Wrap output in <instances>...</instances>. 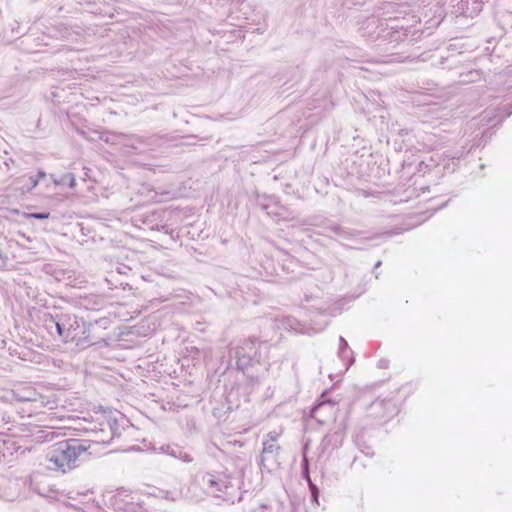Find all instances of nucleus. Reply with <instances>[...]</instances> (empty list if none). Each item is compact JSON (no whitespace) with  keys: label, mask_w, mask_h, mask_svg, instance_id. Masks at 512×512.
I'll return each instance as SVG.
<instances>
[{"label":"nucleus","mask_w":512,"mask_h":512,"mask_svg":"<svg viewBox=\"0 0 512 512\" xmlns=\"http://www.w3.org/2000/svg\"><path fill=\"white\" fill-rule=\"evenodd\" d=\"M44 325L51 335L53 330L64 342H72L80 349L104 342V338L96 333V325L106 324V319L95 323H86L76 315L68 312L54 311L44 315Z\"/></svg>","instance_id":"f257e3e1"},{"label":"nucleus","mask_w":512,"mask_h":512,"mask_svg":"<svg viewBox=\"0 0 512 512\" xmlns=\"http://www.w3.org/2000/svg\"><path fill=\"white\" fill-rule=\"evenodd\" d=\"M91 442L70 438L55 443L46 454L47 468L66 474L80 466L91 455Z\"/></svg>","instance_id":"f03ea898"},{"label":"nucleus","mask_w":512,"mask_h":512,"mask_svg":"<svg viewBox=\"0 0 512 512\" xmlns=\"http://www.w3.org/2000/svg\"><path fill=\"white\" fill-rule=\"evenodd\" d=\"M263 346L266 347L265 343L258 338H249L232 348L230 355L235 359L237 368L244 372L255 363H260Z\"/></svg>","instance_id":"7ed1b4c3"},{"label":"nucleus","mask_w":512,"mask_h":512,"mask_svg":"<svg viewBox=\"0 0 512 512\" xmlns=\"http://www.w3.org/2000/svg\"><path fill=\"white\" fill-rule=\"evenodd\" d=\"M279 434L275 431L269 432L263 440V448L259 465L261 469L271 472L280 466L279 452L281 447L277 444Z\"/></svg>","instance_id":"20e7f679"},{"label":"nucleus","mask_w":512,"mask_h":512,"mask_svg":"<svg viewBox=\"0 0 512 512\" xmlns=\"http://www.w3.org/2000/svg\"><path fill=\"white\" fill-rule=\"evenodd\" d=\"M110 504L115 512H146L140 496L127 490L117 491Z\"/></svg>","instance_id":"39448f33"},{"label":"nucleus","mask_w":512,"mask_h":512,"mask_svg":"<svg viewBox=\"0 0 512 512\" xmlns=\"http://www.w3.org/2000/svg\"><path fill=\"white\" fill-rule=\"evenodd\" d=\"M12 400L31 403L32 410L30 414L37 413L41 408L54 404V402L47 400L45 396L30 387L13 390Z\"/></svg>","instance_id":"423d86ee"},{"label":"nucleus","mask_w":512,"mask_h":512,"mask_svg":"<svg viewBox=\"0 0 512 512\" xmlns=\"http://www.w3.org/2000/svg\"><path fill=\"white\" fill-rule=\"evenodd\" d=\"M203 487L212 495L223 497L225 500H233V495L229 492L231 485L221 477L211 473H206L201 478Z\"/></svg>","instance_id":"0eeeda50"},{"label":"nucleus","mask_w":512,"mask_h":512,"mask_svg":"<svg viewBox=\"0 0 512 512\" xmlns=\"http://www.w3.org/2000/svg\"><path fill=\"white\" fill-rule=\"evenodd\" d=\"M161 453L169 455L173 458L179 459L185 463L193 461V457L185 451L182 447L176 444L162 445L160 448Z\"/></svg>","instance_id":"6e6552de"},{"label":"nucleus","mask_w":512,"mask_h":512,"mask_svg":"<svg viewBox=\"0 0 512 512\" xmlns=\"http://www.w3.org/2000/svg\"><path fill=\"white\" fill-rule=\"evenodd\" d=\"M328 229L343 239L357 238L361 234V232L358 230L349 229L338 225H332L328 227Z\"/></svg>","instance_id":"1a4fd4ad"},{"label":"nucleus","mask_w":512,"mask_h":512,"mask_svg":"<svg viewBox=\"0 0 512 512\" xmlns=\"http://www.w3.org/2000/svg\"><path fill=\"white\" fill-rule=\"evenodd\" d=\"M154 496L166 499L168 501L175 502L182 497V491L180 489L173 490H163V489H155Z\"/></svg>","instance_id":"9d476101"},{"label":"nucleus","mask_w":512,"mask_h":512,"mask_svg":"<svg viewBox=\"0 0 512 512\" xmlns=\"http://www.w3.org/2000/svg\"><path fill=\"white\" fill-rule=\"evenodd\" d=\"M50 179L53 181L55 185H68L70 188H74L76 186V178L73 173H65L60 177H57L54 174L50 175Z\"/></svg>","instance_id":"9b49d317"},{"label":"nucleus","mask_w":512,"mask_h":512,"mask_svg":"<svg viewBox=\"0 0 512 512\" xmlns=\"http://www.w3.org/2000/svg\"><path fill=\"white\" fill-rule=\"evenodd\" d=\"M281 325L286 330H293L298 333H305L304 325L293 317H284L281 319Z\"/></svg>","instance_id":"f8f14e48"},{"label":"nucleus","mask_w":512,"mask_h":512,"mask_svg":"<svg viewBox=\"0 0 512 512\" xmlns=\"http://www.w3.org/2000/svg\"><path fill=\"white\" fill-rule=\"evenodd\" d=\"M351 353H352V351L349 350L347 341L343 337H340L339 338L338 356L343 360H347L346 368H348L354 362L353 357L350 356Z\"/></svg>","instance_id":"ddd939ff"},{"label":"nucleus","mask_w":512,"mask_h":512,"mask_svg":"<svg viewBox=\"0 0 512 512\" xmlns=\"http://www.w3.org/2000/svg\"><path fill=\"white\" fill-rule=\"evenodd\" d=\"M38 183L39 178H36V176H29L27 179V183L23 184L19 189L21 190L22 194H25L27 192H30L33 188H35Z\"/></svg>","instance_id":"4468645a"},{"label":"nucleus","mask_w":512,"mask_h":512,"mask_svg":"<svg viewBox=\"0 0 512 512\" xmlns=\"http://www.w3.org/2000/svg\"><path fill=\"white\" fill-rule=\"evenodd\" d=\"M306 478L308 481L309 489L311 492L312 500L316 503H318V497H319V489L318 487L311 481L308 472L306 471Z\"/></svg>","instance_id":"2eb2a0df"},{"label":"nucleus","mask_w":512,"mask_h":512,"mask_svg":"<svg viewBox=\"0 0 512 512\" xmlns=\"http://www.w3.org/2000/svg\"><path fill=\"white\" fill-rule=\"evenodd\" d=\"M2 242L0 241V270L4 269L9 262V257L6 252L2 249Z\"/></svg>","instance_id":"dca6fc26"},{"label":"nucleus","mask_w":512,"mask_h":512,"mask_svg":"<svg viewBox=\"0 0 512 512\" xmlns=\"http://www.w3.org/2000/svg\"><path fill=\"white\" fill-rule=\"evenodd\" d=\"M50 216L49 212H34L27 215L28 218H34L39 220L48 219Z\"/></svg>","instance_id":"f3484780"},{"label":"nucleus","mask_w":512,"mask_h":512,"mask_svg":"<svg viewBox=\"0 0 512 512\" xmlns=\"http://www.w3.org/2000/svg\"><path fill=\"white\" fill-rule=\"evenodd\" d=\"M108 424H109V427H110L111 432H112V437L115 436V435L119 436L120 433L117 432V421L116 420L109 421Z\"/></svg>","instance_id":"a211bd4d"},{"label":"nucleus","mask_w":512,"mask_h":512,"mask_svg":"<svg viewBox=\"0 0 512 512\" xmlns=\"http://www.w3.org/2000/svg\"><path fill=\"white\" fill-rule=\"evenodd\" d=\"M483 120H485L487 123H492L493 122L492 118L490 117V113L488 111H485V114L483 116Z\"/></svg>","instance_id":"6ab92c4d"},{"label":"nucleus","mask_w":512,"mask_h":512,"mask_svg":"<svg viewBox=\"0 0 512 512\" xmlns=\"http://www.w3.org/2000/svg\"><path fill=\"white\" fill-rule=\"evenodd\" d=\"M323 406H324V404H323V403H321V404H319V405L315 406V407L313 408V410H312V417H316V416H315L316 412H317L318 410H320Z\"/></svg>","instance_id":"aec40b11"},{"label":"nucleus","mask_w":512,"mask_h":512,"mask_svg":"<svg viewBox=\"0 0 512 512\" xmlns=\"http://www.w3.org/2000/svg\"><path fill=\"white\" fill-rule=\"evenodd\" d=\"M511 114H512V109L507 110V111L505 112V115H504V116H501V117H500V120H499L497 123L502 122L504 118L509 117Z\"/></svg>","instance_id":"412c9836"},{"label":"nucleus","mask_w":512,"mask_h":512,"mask_svg":"<svg viewBox=\"0 0 512 512\" xmlns=\"http://www.w3.org/2000/svg\"><path fill=\"white\" fill-rule=\"evenodd\" d=\"M44 177H46V173L44 171H38L36 178H39L40 181Z\"/></svg>","instance_id":"4be33fe9"},{"label":"nucleus","mask_w":512,"mask_h":512,"mask_svg":"<svg viewBox=\"0 0 512 512\" xmlns=\"http://www.w3.org/2000/svg\"><path fill=\"white\" fill-rule=\"evenodd\" d=\"M2 240L6 241L9 246H11V243L13 242L12 239L8 240L6 237L0 236V241L2 242Z\"/></svg>","instance_id":"5701e85b"},{"label":"nucleus","mask_w":512,"mask_h":512,"mask_svg":"<svg viewBox=\"0 0 512 512\" xmlns=\"http://www.w3.org/2000/svg\"><path fill=\"white\" fill-rule=\"evenodd\" d=\"M25 180V177H21V178H17L14 182L15 185H18L19 183H21L22 181Z\"/></svg>","instance_id":"b1692460"},{"label":"nucleus","mask_w":512,"mask_h":512,"mask_svg":"<svg viewBox=\"0 0 512 512\" xmlns=\"http://www.w3.org/2000/svg\"><path fill=\"white\" fill-rule=\"evenodd\" d=\"M382 262L381 261H378L375 266H374V269H377L381 266Z\"/></svg>","instance_id":"393cba45"},{"label":"nucleus","mask_w":512,"mask_h":512,"mask_svg":"<svg viewBox=\"0 0 512 512\" xmlns=\"http://www.w3.org/2000/svg\"><path fill=\"white\" fill-rule=\"evenodd\" d=\"M369 239H370V238L364 237V238H359L358 240H359V242H365V241H367V240H369Z\"/></svg>","instance_id":"a878e982"},{"label":"nucleus","mask_w":512,"mask_h":512,"mask_svg":"<svg viewBox=\"0 0 512 512\" xmlns=\"http://www.w3.org/2000/svg\"><path fill=\"white\" fill-rule=\"evenodd\" d=\"M20 235H21L25 240H27L28 242H30V241H31L30 237H27V236H25L24 234H20Z\"/></svg>","instance_id":"bb28decb"},{"label":"nucleus","mask_w":512,"mask_h":512,"mask_svg":"<svg viewBox=\"0 0 512 512\" xmlns=\"http://www.w3.org/2000/svg\"><path fill=\"white\" fill-rule=\"evenodd\" d=\"M461 155H462V153L461 154L457 153V156H452V159H455V158L460 159Z\"/></svg>","instance_id":"cd10ccee"},{"label":"nucleus","mask_w":512,"mask_h":512,"mask_svg":"<svg viewBox=\"0 0 512 512\" xmlns=\"http://www.w3.org/2000/svg\"><path fill=\"white\" fill-rule=\"evenodd\" d=\"M322 329H323V328H312V330H313L314 332H319V331H320V330H322Z\"/></svg>","instance_id":"c85d7f7f"},{"label":"nucleus","mask_w":512,"mask_h":512,"mask_svg":"<svg viewBox=\"0 0 512 512\" xmlns=\"http://www.w3.org/2000/svg\"><path fill=\"white\" fill-rule=\"evenodd\" d=\"M382 403H384V400L376 401L374 404L377 405V404H382Z\"/></svg>","instance_id":"c756f323"},{"label":"nucleus","mask_w":512,"mask_h":512,"mask_svg":"<svg viewBox=\"0 0 512 512\" xmlns=\"http://www.w3.org/2000/svg\"><path fill=\"white\" fill-rule=\"evenodd\" d=\"M345 247L348 248V249H355L356 248V247H352V246H348V245H346Z\"/></svg>","instance_id":"7c9ffc66"}]
</instances>
